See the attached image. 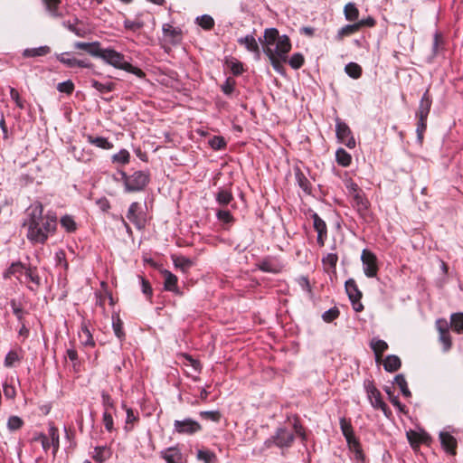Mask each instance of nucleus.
Instances as JSON below:
<instances>
[{"label": "nucleus", "mask_w": 463, "mask_h": 463, "mask_svg": "<svg viewBox=\"0 0 463 463\" xmlns=\"http://www.w3.org/2000/svg\"><path fill=\"white\" fill-rule=\"evenodd\" d=\"M57 218L54 213L43 214L40 202L33 203L26 211L24 227L27 228L26 237L33 244H43L50 234L56 230Z\"/></svg>", "instance_id": "obj_1"}, {"label": "nucleus", "mask_w": 463, "mask_h": 463, "mask_svg": "<svg viewBox=\"0 0 463 463\" xmlns=\"http://www.w3.org/2000/svg\"><path fill=\"white\" fill-rule=\"evenodd\" d=\"M173 426V432L178 435L193 436L203 430V426L200 422L192 418L175 420Z\"/></svg>", "instance_id": "obj_7"}, {"label": "nucleus", "mask_w": 463, "mask_h": 463, "mask_svg": "<svg viewBox=\"0 0 463 463\" xmlns=\"http://www.w3.org/2000/svg\"><path fill=\"white\" fill-rule=\"evenodd\" d=\"M427 118H418V124H417V137L420 142H422L423 140V133L426 130L427 124H426Z\"/></svg>", "instance_id": "obj_61"}, {"label": "nucleus", "mask_w": 463, "mask_h": 463, "mask_svg": "<svg viewBox=\"0 0 463 463\" xmlns=\"http://www.w3.org/2000/svg\"><path fill=\"white\" fill-rule=\"evenodd\" d=\"M74 47L79 50H83L87 52L90 55L93 57H98L100 43L99 42H92V43H83V42H76L74 43Z\"/></svg>", "instance_id": "obj_22"}, {"label": "nucleus", "mask_w": 463, "mask_h": 463, "mask_svg": "<svg viewBox=\"0 0 463 463\" xmlns=\"http://www.w3.org/2000/svg\"><path fill=\"white\" fill-rule=\"evenodd\" d=\"M346 443L351 451H353L355 455V458L358 460L364 459V453L359 440L355 438V436L346 439Z\"/></svg>", "instance_id": "obj_31"}, {"label": "nucleus", "mask_w": 463, "mask_h": 463, "mask_svg": "<svg viewBox=\"0 0 463 463\" xmlns=\"http://www.w3.org/2000/svg\"><path fill=\"white\" fill-rule=\"evenodd\" d=\"M335 132L341 143L345 144L349 148L355 146V140L352 136L350 128L338 118L336 119Z\"/></svg>", "instance_id": "obj_12"}, {"label": "nucleus", "mask_w": 463, "mask_h": 463, "mask_svg": "<svg viewBox=\"0 0 463 463\" xmlns=\"http://www.w3.org/2000/svg\"><path fill=\"white\" fill-rule=\"evenodd\" d=\"M439 440L442 448L447 453L450 455H456L458 447L457 439L449 432L441 431L439 433Z\"/></svg>", "instance_id": "obj_18"}, {"label": "nucleus", "mask_w": 463, "mask_h": 463, "mask_svg": "<svg viewBox=\"0 0 463 463\" xmlns=\"http://www.w3.org/2000/svg\"><path fill=\"white\" fill-rule=\"evenodd\" d=\"M86 138L88 142L97 147H99L104 150H109L113 148V144L109 141L108 138L103 137H93L91 135H87Z\"/></svg>", "instance_id": "obj_25"}, {"label": "nucleus", "mask_w": 463, "mask_h": 463, "mask_svg": "<svg viewBox=\"0 0 463 463\" xmlns=\"http://www.w3.org/2000/svg\"><path fill=\"white\" fill-rule=\"evenodd\" d=\"M51 49L49 46H40L38 48H27L23 52V56L25 58L44 56L50 53Z\"/></svg>", "instance_id": "obj_29"}, {"label": "nucleus", "mask_w": 463, "mask_h": 463, "mask_svg": "<svg viewBox=\"0 0 463 463\" xmlns=\"http://www.w3.org/2000/svg\"><path fill=\"white\" fill-rule=\"evenodd\" d=\"M209 145L212 148L220 150L226 146V141L221 136H214L209 140Z\"/></svg>", "instance_id": "obj_54"}, {"label": "nucleus", "mask_w": 463, "mask_h": 463, "mask_svg": "<svg viewBox=\"0 0 463 463\" xmlns=\"http://www.w3.org/2000/svg\"><path fill=\"white\" fill-rule=\"evenodd\" d=\"M436 328L439 335V342L443 345V351L448 352L452 345V341L449 335V324L445 318H439L436 321Z\"/></svg>", "instance_id": "obj_13"}, {"label": "nucleus", "mask_w": 463, "mask_h": 463, "mask_svg": "<svg viewBox=\"0 0 463 463\" xmlns=\"http://www.w3.org/2000/svg\"><path fill=\"white\" fill-rule=\"evenodd\" d=\"M144 26V23L142 21H131L129 19H125L124 27L127 30L137 32Z\"/></svg>", "instance_id": "obj_60"}, {"label": "nucleus", "mask_w": 463, "mask_h": 463, "mask_svg": "<svg viewBox=\"0 0 463 463\" xmlns=\"http://www.w3.org/2000/svg\"><path fill=\"white\" fill-rule=\"evenodd\" d=\"M57 60L68 68H90L92 64L85 60H78L71 52H62L57 55Z\"/></svg>", "instance_id": "obj_14"}, {"label": "nucleus", "mask_w": 463, "mask_h": 463, "mask_svg": "<svg viewBox=\"0 0 463 463\" xmlns=\"http://www.w3.org/2000/svg\"><path fill=\"white\" fill-rule=\"evenodd\" d=\"M26 278L33 283L36 287H39L41 284V279L37 274L36 268L29 267L24 270Z\"/></svg>", "instance_id": "obj_51"}, {"label": "nucleus", "mask_w": 463, "mask_h": 463, "mask_svg": "<svg viewBox=\"0 0 463 463\" xmlns=\"http://www.w3.org/2000/svg\"><path fill=\"white\" fill-rule=\"evenodd\" d=\"M353 189L355 192V194L353 196V205L357 210L359 214L365 218L368 213L369 209V202L368 200L364 196L363 194L357 192V185L353 184Z\"/></svg>", "instance_id": "obj_16"}, {"label": "nucleus", "mask_w": 463, "mask_h": 463, "mask_svg": "<svg viewBox=\"0 0 463 463\" xmlns=\"http://www.w3.org/2000/svg\"><path fill=\"white\" fill-rule=\"evenodd\" d=\"M102 422L105 429L111 432L114 430L113 417L110 411H104L102 415Z\"/></svg>", "instance_id": "obj_57"}, {"label": "nucleus", "mask_w": 463, "mask_h": 463, "mask_svg": "<svg viewBox=\"0 0 463 463\" xmlns=\"http://www.w3.org/2000/svg\"><path fill=\"white\" fill-rule=\"evenodd\" d=\"M161 273L164 279V288L166 291L180 294V291L177 287V277L167 269H164Z\"/></svg>", "instance_id": "obj_19"}, {"label": "nucleus", "mask_w": 463, "mask_h": 463, "mask_svg": "<svg viewBox=\"0 0 463 463\" xmlns=\"http://www.w3.org/2000/svg\"><path fill=\"white\" fill-rule=\"evenodd\" d=\"M338 260V256L335 253H327L323 259L322 263L324 268L327 271H335L336 268V263Z\"/></svg>", "instance_id": "obj_37"}, {"label": "nucleus", "mask_w": 463, "mask_h": 463, "mask_svg": "<svg viewBox=\"0 0 463 463\" xmlns=\"http://www.w3.org/2000/svg\"><path fill=\"white\" fill-rule=\"evenodd\" d=\"M345 73L353 78L359 79L362 76V67L356 62H349L345 67Z\"/></svg>", "instance_id": "obj_38"}, {"label": "nucleus", "mask_w": 463, "mask_h": 463, "mask_svg": "<svg viewBox=\"0 0 463 463\" xmlns=\"http://www.w3.org/2000/svg\"><path fill=\"white\" fill-rule=\"evenodd\" d=\"M199 416L203 420L213 422H219L222 417L219 411H202L199 412Z\"/></svg>", "instance_id": "obj_49"}, {"label": "nucleus", "mask_w": 463, "mask_h": 463, "mask_svg": "<svg viewBox=\"0 0 463 463\" xmlns=\"http://www.w3.org/2000/svg\"><path fill=\"white\" fill-rule=\"evenodd\" d=\"M101 401L104 411H109V410L115 408L114 401L112 400L110 395L105 391L101 392Z\"/></svg>", "instance_id": "obj_58"}, {"label": "nucleus", "mask_w": 463, "mask_h": 463, "mask_svg": "<svg viewBox=\"0 0 463 463\" xmlns=\"http://www.w3.org/2000/svg\"><path fill=\"white\" fill-rule=\"evenodd\" d=\"M20 360L18 354L15 351H10L7 353L5 359V366L13 367L16 362Z\"/></svg>", "instance_id": "obj_62"}, {"label": "nucleus", "mask_w": 463, "mask_h": 463, "mask_svg": "<svg viewBox=\"0 0 463 463\" xmlns=\"http://www.w3.org/2000/svg\"><path fill=\"white\" fill-rule=\"evenodd\" d=\"M197 459L203 463H216L217 457L214 452L209 449H199L197 451Z\"/></svg>", "instance_id": "obj_40"}, {"label": "nucleus", "mask_w": 463, "mask_h": 463, "mask_svg": "<svg viewBox=\"0 0 463 463\" xmlns=\"http://www.w3.org/2000/svg\"><path fill=\"white\" fill-rule=\"evenodd\" d=\"M120 175L124 182L125 190L128 193L142 191L150 180V175L146 171H136L130 175L122 171Z\"/></svg>", "instance_id": "obj_5"}, {"label": "nucleus", "mask_w": 463, "mask_h": 463, "mask_svg": "<svg viewBox=\"0 0 463 463\" xmlns=\"http://www.w3.org/2000/svg\"><path fill=\"white\" fill-rule=\"evenodd\" d=\"M263 52L269 57L273 69L281 72L283 63L288 60V53L291 50V43L286 34L279 35L276 28H268L264 31L263 40L260 38Z\"/></svg>", "instance_id": "obj_2"}, {"label": "nucleus", "mask_w": 463, "mask_h": 463, "mask_svg": "<svg viewBox=\"0 0 463 463\" xmlns=\"http://www.w3.org/2000/svg\"><path fill=\"white\" fill-rule=\"evenodd\" d=\"M72 154L75 159L80 162H89L92 159V152L77 146H72Z\"/></svg>", "instance_id": "obj_34"}, {"label": "nucleus", "mask_w": 463, "mask_h": 463, "mask_svg": "<svg viewBox=\"0 0 463 463\" xmlns=\"http://www.w3.org/2000/svg\"><path fill=\"white\" fill-rule=\"evenodd\" d=\"M25 269V266L21 261L13 262L10 267L3 273V278L5 279H8L12 276L22 274Z\"/></svg>", "instance_id": "obj_30"}, {"label": "nucleus", "mask_w": 463, "mask_h": 463, "mask_svg": "<svg viewBox=\"0 0 463 463\" xmlns=\"http://www.w3.org/2000/svg\"><path fill=\"white\" fill-rule=\"evenodd\" d=\"M311 217L313 219L314 229L317 232V244L320 247H323L325 245V241L327 237L326 224L325 221L323 219H321L320 216L317 213H314L311 215Z\"/></svg>", "instance_id": "obj_15"}, {"label": "nucleus", "mask_w": 463, "mask_h": 463, "mask_svg": "<svg viewBox=\"0 0 463 463\" xmlns=\"http://www.w3.org/2000/svg\"><path fill=\"white\" fill-rule=\"evenodd\" d=\"M361 260L364 275L367 278H375L379 269L376 255L373 251L364 249L361 254Z\"/></svg>", "instance_id": "obj_9"}, {"label": "nucleus", "mask_w": 463, "mask_h": 463, "mask_svg": "<svg viewBox=\"0 0 463 463\" xmlns=\"http://www.w3.org/2000/svg\"><path fill=\"white\" fill-rule=\"evenodd\" d=\"M294 439L295 436L291 430L286 428H279L274 436L264 442V445L267 449H269L273 444L280 449H284L290 447Z\"/></svg>", "instance_id": "obj_8"}, {"label": "nucleus", "mask_w": 463, "mask_h": 463, "mask_svg": "<svg viewBox=\"0 0 463 463\" xmlns=\"http://www.w3.org/2000/svg\"><path fill=\"white\" fill-rule=\"evenodd\" d=\"M288 64L295 70L299 69L304 64L303 55L299 52L294 53L288 60Z\"/></svg>", "instance_id": "obj_56"}, {"label": "nucleus", "mask_w": 463, "mask_h": 463, "mask_svg": "<svg viewBox=\"0 0 463 463\" xmlns=\"http://www.w3.org/2000/svg\"><path fill=\"white\" fill-rule=\"evenodd\" d=\"M24 420L18 416H11L7 420L8 430L14 431L22 428Z\"/></svg>", "instance_id": "obj_53"}, {"label": "nucleus", "mask_w": 463, "mask_h": 463, "mask_svg": "<svg viewBox=\"0 0 463 463\" xmlns=\"http://www.w3.org/2000/svg\"><path fill=\"white\" fill-rule=\"evenodd\" d=\"M46 12L54 18H58L61 16V12L59 11V6L61 3V0H42Z\"/></svg>", "instance_id": "obj_28"}, {"label": "nucleus", "mask_w": 463, "mask_h": 463, "mask_svg": "<svg viewBox=\"0 0 463 463\" xmlns=\"http://www.w3.org/2000/svg\"><path fill=\"white\" fill-rule=\"evenodd\" d=\"M91 86L97 90L100 93H109L115 90L116 84L114 82L109 81V82H99L96 80H92L90 81Z\"/></svg>", "instance_id": "obj_36"}, {"label": "nucleus", "mask_w": 463, "mask_h": 463, "mask_svg": "<svg viewBox=\"0 0 463 463\" xmlns=\"http://www.w3.org/2000/svg\"><path fill=\"white\" fill-rule=\"evenodd\" d=\"M127 218L138 229L142 230L146 226V219L145 213L142 211L140 204L134 202L130 204Z\"/></svg>", "instance_id": "obj_11"}, {"label": "nucleus", "mask_w": 463, "mask_h": 463, "mask_svg": "<svg viewBox=\"0 0 463 463\" xmlns=\"http://www.w3.org/2000/svg\"><path fill=\"white\" fill-rule=\"evenodd\" d=\"M31 442H41L44 452H47L51 448H52V454L55 457L60 448L59 430L52 422H50L48 435L41 431H34L31 438Z\"/></svg>", "instance_id": "obj_4"}, {"label": "nucleus", "mask_w": 463, "mask_h": 463, "mask_svg": "<svg viewBox=\"0 0 463 463\" xmlns=\"http://www.w3.org/2000/svg\"><path fill=\"white\" fill-rule=\"evenodd\" d=\"M130 154L127 149H121L118 153L112 156V162L126 165L129 162Z\"/></svg>", "instance_id": "obj_48"}, {"label": "nucleus", "mask_w": 463, "mask_h": 463, "mask_svg": "<svg viewBox=\"0 0 463 463\" xmlns=\"http://www.w3.org/2000/svg\"><path fill=\"white\" fill-rule=\"evenodd\" d=\"M160 457L166 463H184L183 454L177 447H170L160 452Z\"/></svg>", "instance_id": "obj_17"}, {"label": "nucleus", "mask_w": 463, "mask_h": 463, "mask_svg": "<svg viewBox=\"0 0 463 463\" xmlns=\"http://www.w3.org/2000/svg\"><path fill=\"white\" fill-rule=\"evenodd\" d=\"M402 365L401 359L394 354L387 355L383 361L384 370L389 373L396 372L400 369Z\"/></svg>", "instance_id": "obj_27"}, {"label": "nucleus", "mask_w": 463, "mask_h": 463, "mask_svg": "<svg viewBox=\"0 0 463 463\" xmlns=\"http://www.w3.org/2000/svg\"><path fill=\"white\" fill-rule=\"evenodd\" d=\"M450 326L458 334H463V313H454L450 317Z\"/></svg>", "instance_id": "obj_35"}, {"label": "nucleus", "mask_w": 463, "mask_h": 463, "mask_svg": "<svg viewBox=\"0 0 463 463\" xmlns=\"http://www.w3.org/2000/svg\"><path fill=\"white\" fill-rule=\"evenodd\" d=\"M340 315L339 309L336 307H334L327 311L324 312L322 315V318L325 322L330 323L337 318Z\"/></svg>", "instance_id": "obj_55"}, {"label": "nucleus", "mask_w": 463, "mask_h": 463, "mask_svg": "<svg viewBox=\"0 0 463 463\" xmlns=\"http://www.w3.org/2000/svg\"><path fill=\"white\" fill-rule=\"evenodd\" d=\"M112 327L116 336L119 340H123L125 338V332L123 330V322L118 314H112Z\"/></svg>", "instance_id": "obj_33"}, {"label": "nucleus", "mask_w": 463, "mask_h": 463, "mask_svg": "<svg viewBox=\"0 0 463 463\" xmlns=\"http://www.w3.org/2000/svg\"><path fill=\"white\" fill-rule=\"evenodd\" d=\"M111 457V450L107 446H98L94 449L93 459L98 463H103Z\"/></svg>", "instance_id": "obj_26"}, {"label": "nucleus", "mask_w": 463, "mask_h": 463, "mask_svg": "<svg viewBox=\"0 0 463 463\" xmlns=\"http://www.w3.org/2000/svg\"><path fill=\"white\" fill-rule=\"evenodd\" d=\"M61 224L69 232H75L77 229V224L74 219L70 215H65L61 217Z\"/></svg>", "instance_id": "obj_50"}, {"label": "nucleus", "mask_w": 463, "mask_h": 463, "mask_svg": "<svg viewBox=\"0 0 463 463\" xmlns=\"http://www.w3.org/2000/svg\"><path fill=\"white\" fill-rule=\"evenodd\" d=\"M335 159L338 165L346 167L349 166L352 161V156L345 149L339 148L335 153Z\"/></svg>", "instance_id": "obj_39"}, {"label": "nucleus", "mask_w": 463, "mask_h": 463, "mask_svg": "<svg viewBox=\"0 0 463 463\" xmlns=\"http://www.w3.org/2000/svg\"><path fill=\"white\" fill-rule=\"evenodd\" d=\"M238 43L243 45L249 52L255 53L258 57L260 56V47L253 35H246L238 39Z\"/></svg>", "instance_id": "obj_23"}, {"label": "nucleus", "mask_w": 463, "mask_h": 463, "mask_svg": "<svg viewBox=\"0 0 463 463\" xmlns=\"http://www.w3.org/2000/svg\"><path fill=\"white\" fill-rule=\"evenodd\" d=\"M196 22L204 30H211L214 26L213 18L208 14H203L197 17Z\"/></svg>", "instance_id": "obj_46"}, {"label": "nucleus", "mask_w": 463, "mask_h": 463, "mask_svg": "<svg viewBox=\"0 0 463 463\" xmlns=\"http://www.w3.org/2000/svg\"><path fill=\"white\" fill-rule=\"evenodd\" d=\"M431 103H432V100L430 97L429 91L426 90V92L423 94V96L420 101L419 108L416 112V117L421 118H428V116H429V113L430 110V107H431Z\"/></svg>", "instance_id": "obj_21"}, {"label": "nucleus", "mask_w": 463, "mask_h": 463, "mask_svg": "<svg viewBox=\"0 0 463 463\" xmlns=\"http://www.w3.org/2000/svg\"><path fill=\"white\" fill-rule=\"evenodd\" d=\"M394 382L399 386V388L401 389L402 393L405 397H410L411 396V392H410V390L408 388L407 382H406V379L403 376V374H397L395 376V378H394Z\"/></svg>", "instance_id": "obj_47"}, {"label": "nucleus", "mask_w": 463, "mask_h": 463, "mask_svg": "<svg viewBox=\"0 0 463 463\" xmlns=\"http://www.w3.org/2000/svg\"><path fill=\"white\" fill-rule=\"evenodd\" d=\"M345 291L352 303L353 308L355 312H361L364 310V306L361 303L363 294L358 288V286L354 279H349L345 281Z\"/></svg>", "instance_id": "obj_10"}, {"label": "nucleus", "mask_w": 463, "mask_h": 463, "mask_svg": "<svg viewBox=\"0 0 463 463\" xmlns=\"http://www.w3.org/2000/svg\"><path fill=\"white\" fill-rule=\"evenodd\" d=\"M163 33L165 38H168L172 43H177L181 41V30L174 27L169 24H163Z\"/></svg>", "instance_id": "obj_24"}, {"label": "nucleus", "mask_w": 463, "mask_h": 463, "mask_svg": "<svg viewBox=\"0 0 463 463\" xmlns=\"http://www.w3.org/2000/svg\"><path fill=\"white\" fill-rule=\"evenodd\" d=\"M235 87V80L232 78H228L222 86V90L225 95H231Z\"/></svg>", "instance_id": "obj_63"}, {"label": "nucleus", "mask_w": 463, "mask_h": 463, "mask_svg": "<svg viewBox=\"0 0 463 463\" xmlns=\"http://www.w3.org/2000/svg\"><path fill=\"white\" fill-rule=\"evenodd\" d=\"M344 13L346 20L351 22L357 20L359 17V10L353 3H348L345 5Z\"/></svg>", "instance_id": "obj_43"}, {"label": "nucleus", "mask_w": 463, "mask_h": 463, "mask_svg": "<svg viewBox=\"0 0 463 463\" xmlns=\"http://www.w3.org/2000/svg\"><path fill=\"white\" fill-rule=\"evenodd\" d=\"M79 338L83 345L94 346L95 345L92 335L86 324H82L80 331L79 332Z\"/></svg>", "instance_id": "obj_32"}, {"label": "nucleus", "mask_w": 463, "mask_h": 463, "mask_svg": "<svg viewBox=\"0 0 463 463\" xmlns=\"http://www.w3.org/2000/svg\"><path fill=\"white\" fill-rule=\"evenodd\" d=\"M57 90L62 93L71 94L74 90V84L70 80L63 82H60L57 85Z\"/></svg>", "instance_id": "obj_59"}, {"label": "nucleus", "mask_w": 463, "mask_h": 463, "mask_svg": "<svg viewBox=\"0 0 463 463\" xmlns=\"http://www.w3.org/2000/svg\"><path fill=\"white\" fill-rule=\"evenodd\" d=\"M174 264L176 268H180L182 270L184 271L192 267L193 262L188 258L177 257L174 259Z\"/></svg>", "instance_id": "obj_52"}, {"label": "nucleus", "mask_w": 463, "mask_h": 463, "mask_svg": "<svg viewBox=\"0 0 463 463\" xmlns=\"http://www.w3.org/2000/svg\"><path fill=\"white\" fill-rule=\"evenodd\" d=\"M370 347L373 349L375 356V362L380 364L383 362V354L388 349V344L378 338H373L370 342Z\"/></svg>", "instance_id": "obj_20"}, {"label": "nucleus", "mask_w": 463, "mask_h": 463, "mask_svg": "<svg viewBox=\"0 0 463 463\" xmlns=\"http://www.w3.org/2000/svg\"><path fill=\"white\" fill-rule=\"evenodd\" d=\"M364 387L365 389L367 398L371 405L377 410H381L383 414L390 418L392 411L387 404L383 401L380 391L376 388L373 381L365 380L364 382Z\"/></svg>", "instance_id": "obj_6"}, {"label": "nucleus", "mask_w": 463, "mask_h": 463, "mask_svg": "<svg viewBox=\"0 0 463 463\" xmlns=\"http://www.w3.org/2000/svg\"><path fill=\"white\" fill-rule=\"evenodd\" d=\"M216 216L219 221L224 223H230L233 220L231 213L227 210H219L216 213Z\"/></svg>", "instance_id": "obj_64"}, {"label": "nucleus", "mask_w": 463, "mask_h": 463, "mask_svg": "<svg viewBox=\"0 0 463 463\" xmlns=\"http://www.w3.org/2000/svg\"><path fill=\"white\" fill-rule=\"evenodd\" d=\"M297 182L299 187L307 194L311 193V184L305 175L300 171L297 170L295 173Z\"/></svg>", "instance_id": "obj_41"}, {"label": "nucleus", "mask_w": 463, "mask_h": 463, "mask_svg": "<svg viewBox=\"0 0 463 463\" xmlns=\"http://www.w3.org/2000/svg\"><path fill=\"white\" fill-rule=\"evenodd\" d=\"M359 28L356 23L353 24H347L344 27H342L337 33V38L339 40L343 39L345 36H349L351 34H354V33L358 32Z\"/></svg>", "instance_id": "obj_45"}, {"label": "nucleus", "mask_w": 463, "mask_h": 463, "mask_svg": "<svg viewBox=\"0 0 463 463\" xmlns=\"http://www.w3.org/2000/svg\"><path fill=\"white\" fill-rule=\"evenodd\" d=\"M339 423L341 431L345 439L354 436V429L349 420H346L345 418H341Z\"/></svg>", "instance_id": "obj_44"}, {"label": "nucleus", "mask_w": 463, "mask_h": 463, "mask_svg": "<svg viewBox=\"0 0 463 463\" xmlns=\"http://www.w3.org/2000/svg\"><path fill=\"white\" fill-rule=\"evenodd\" d=\"M97 58L101 59L105 63L116 69L130 72L140 79H143L146 76L145 72L141 69L135 67L131 63L125 60L124 54L117 52L112 48L103 49L100 47Z\"/></svg>", "instance_id": "obj_3"}, {"label": "nucleus", "mask_w": 463, "mask_h": 463, "mask_svg": "<svg viewBox=\"0 0 463 463\" xmlns=\"http://www.w3.org/2000/svg\"><path fill=\"white\" fill-rule=\"evenodd\" d=\"M232 199V194L229 190L220 189L216 194V201L220 205L225 206L229 204Z\"/></svg>", "instance_id": "obj_42"}]
</instances>
